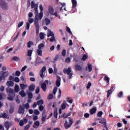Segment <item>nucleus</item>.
<instances>
[{
  "instance_id": "obj_1",
  "label": "nucleus",
  "mask_w": 130,
  "mask_h": 130,
  "mask_svg": "<svg viewBox=\"0 0 130 130\" xmlns=\"http://www.w3.org/2000/svg\"><path fill=\"white\" fill-rule=\"evenodd\" d=\"M35 13L37 15H36V17L35 19V26L36 27V35L38 36L39 34V29H40V26L39 25V20L37 18V17H39V15L38 14V7H35Z\"/></svg>"
},
{
  "instance_id": "obj_2",
  "label": "nucleus",
  "mask_w": 130,
  "mask_h": 130,
  "mask_svg": "<svg viewBox=\"0 0 130 130\" xmlns=\"http://www.w3.org/2000/svg\"><path fill=\"white\" fill-rule=\"evenodd\" d=\"M0 7L4 11L9 9V4L4 0H0Z\"/></svg>"
},
{
  "instance_id": "obj_3",
  "label": "nucleus",
  "mask_w": 130,
  "mask_h": 130,
  "mask_svg": "<svg viewBox=\"0 0 130 130\" xmlns=\"http://www.w3.org/2000/svg\"><path fill=\"white\" fill-rule=\"evenodd\" d=\"M63 74H67V75L69 76V79H72V77H73V73H72V68L69 67L67 69H64L63 70Z\"/></svg>"
},
{
  "instance_id": "obj_4",
  "label": "nucleus",
  "mask_w": 130,
  "mask_h": 130,
  "mask_svg": "<svg viewBox=\"0 0 130 130\" xmlns=\"http://www.w3.org/2000/svg\"><path fill=\"white\" fill-rule=\"evenodd\" d=\"M69 123L70 124H68V121H65V122L64 123V126L66 128V129H68V128H69V127H71L72 126V124H73L74 121H73V119L71 118V117L69 118Z\"/></svg>"
},
{
  "instance_id": "obj_5",
  "label": "nucleus",
  "mask_w": 130,
  "mask_h": 130,
  "mask_svg": "<svg viewBox=\"0 0 130 130\" xmlns=\"http://www.w3.org/2000/svg\"><path fill=\"white\" fill-rule=\"evenodd\" d=\"M48 83H49V81L45 80L44 82L41 84V87L44 91V92H46V90H47V87L46 86V84L48 85Z\"/></svg>"
},
{
  "instance_id": "obj_6",
  "label": "nucleus",
  "mask_w": 130,
  "mask_h": 130,
  "mask_svg": "<svg viewBox=\"0 0 130 130\" xmlns=\"http://www.w3.org/2000/svg\"><path fill=\"white\" fill-rule=\"evenodd\" d=\"M18 113L19 114H24L25 113V106L24 105L19 106Z\"/></svg>"
},
{
  "instance_id": "obj_7",
  "label": "nucleus",
  "mask_w": 130,
  "mask_h": 130,
  "mask_svg": "<svg viewBox=\"0 0 130 130\" xmlns=\"http://www.w3.org/2000/svg\"><path fill=\"white\" fill-rule=\"evenodd\" d=\"M46 117H47V115H46V111H43L42 117V124H43V123L46 121Z\"/></svg>"
},
{
  "instance_id": "obj_8",
  "label": "nucleus",
  "mask_w": 130,
  "mask_h": 130,
  "mask_svg": "<svg viewBox=\"0 0 130 130\" xmlns=\"http://www.w3.org/2000/svg\"><path fill=\"white\" fill-rule=\"evenodd\" d=\"M7 93H8L9 94L8 95L10 96V95H14L15 94V93L14 92V89L10 88V87H7L6 89Z\"/></svg>"
},
{
  "instance_id": "obj_9",
  "label": "nucleus",
  "mask_w": 130,
  "mask_h": 130,
  "mask_svg": "<svg viewBox=\"0 0 130 130\" xmlns=\"http://www.w3.org/2000/svg\"><path fill=\"white\" fill-rule=\"evenodd\" d=\"M0 118H7V119H9V118H10V116L6 113H0Z\"/></svg>"
},
{
  "instance_id": "obj_10",
  "label": "nucleus",
  "mask_w": 130,
  "mask_h": 130,
  "mask_svg": "<svg viewBox=\"0 0 130 130\" xmlns=\"http://www.w3.org/2000/svg\"><path fill=\"white\" fill-rule=\"evenodd\" d=\"M43 61L41 60V58L40 57H37L36 60V64L35 66H37L39 64H40V63H43Z\"/></svg>"
},
{
  "instance_id": "obj_11",
  "label": "nucleus",
  "mask_w": 130,
  "mask_h": 130,
  "mask_svg": "<svg viewBox=\"0 0 130 130\" xmlns=\"http://www.w3.org/2000/svg\"><path fill=\"white\" fill-rule=\"evenodd\" d=\"M96 111H97V108H96L95 107H94L89 110V113L91 115H92V114H95Z\"/></svg>"
},
{
  "instance_id": "obj_12",
  "label": "nucleus",
  "mask_w": 130,
  "mask_h": 130,
  "mask_svg": "<svg viewBox=\"0 0 130 130\" xmlns=\"http://www.w3.org/2000/svg\"><path fill=\"white\" fill-rule=\"evenodd\" d=\"M28 90L29 92H34V90H35V84H31L28 86Z\"/></svg>"
},
{
  "instance_id": "obj_13",
  "label": "nucleus",
  "mask_w": 130,
  "mask_h": 130,
  "mask_svg": "<svg viewBox=\"0 0 130 130\" xmlns=\"http://www.w3.org/2000/svg\"><path fill=\"white\" fill-rule=\"evenodd\" d=\"M60 81H61V78H60V77L58 76L56 81V86H57V87L60 86Z\"/></svg>"
},
{
  "instance_id": "obj_14",
  "label": "nucleus",
  "mask_w": 130,
  "mask_h": 130,
  "mask_svg": "<svg viewBox=\"0 0 130 130\" xmlns=\"http://www.w3.org/2000/svg\"><path fill=\"white\" fill-rule=\"evenodd\" d=\"M2 76L3 77V80H5L6 77H8L9 76V73L6 72H1Z\"/></svg>"
},
{
  "instance_id": "obj_15",
  "label": "nucleus",
  "mask_w": 130,
  "mask_h": 130,
  "mask_svg": "<svg viewBox=\"0 0 130 130\" xmlns=\"http://www.w3.org/2000/svg\"><path fill=\"white\" fill-rule=\"evenodd\" d=\"M48 11L49 13H50L51 15H52V14H53V12H54V9L53 8V7L50 6L49 7Z\"/></svg>"
},
{
  "instance_id": "obj_16",
  "label": "nucleus",
  "mask_w": 130,
  "mask_h": 130,
  "mask_svg": "<svg viewBox=\"0 0 130 130\" xmlns=\"http://www.w3.org/2000/svg\"><path fill=\"white\" fill-rule=\"evenodd\" d=\"M75 70L76 71H82V66H81L79 64H75Z\"/></svg>"
},
{
  "instance_id": "obj_17",
  "label": "nucleus",
  "mask_w": 130,
  "mask_h": 130,
  "mask_svg": "<svg viewBox=\"0 0 130 130\" xmlns=\"http://www.w3.org/2000/svg\"><path fill=\"white\" fill-rule=\"evenodd\" d=\"M72 3V9H75L77 7V0H71Z\"/></svg>"
},
{
  "instance_id": "obj_18",
  "label": "nucleus",
  "mask_w": 130,
  "mask_h": 130,
  "mask_svg": "<svg viewBox=\"0 0 130 130\" xmlns=\"http://www.w3.org/2000/svg\"><path fill=\"white\" fill-rule=\"evenodd\" d=\"M50 36L51 37L54 36V34L53 33V32L51 31L50 29H49L48 30L47 37H50Z\"/></svg>"
},
{
  "instance_id": "obj_19",
  "label": "nucleus",
  "mask_w": 130,
  "mask_h": 130,
  "mask_svg": "<svg viewBox=\"0 0 130 130\" xmlns=\"http://www.w3.org/2000/svg\"><path fill=\"white\" fill-rule=\"evenodd\" d=\"M26 92L27 93L28 98H29V99H32V98H33V93L29 91V90H27Z\"/></svg>"
},
{
  "instance_id": "obj_20",
  "label": "nucleus",
  "mask_w": 130,
  "mask_h": 130,
  "mask_svg": "<svg viewBox=\"0 0 130 130\" xmlns=\"http://www.w3.org/2000/svg\"><path fill=\"white\" fill-rule=\"evenodd\" d=\"M6 85L8 86V87H13V86H14V82L11 81H7Z\"/></svg>"
},
{
  "instance_id": "obj_21",
  "label": "nucleus",
  "mask_w": 130,
  "mask_h": 130,
  "mask_svg": "<svg viewBox=\"0 0 130 130\" xmlns=\"http://www.w3.org/2000/svg\"><path fill=\"white\" fill-rule=\"evenodd\" d=\"M16 94H10L9 96L7 98V99L8 100H10V101H13L14 100V98L15 97Z\"/></svg>"
},
{
  "instance_id": "obj_22",
  "label": "nucleus",
  "mask_w": 130,
  "mask_h": 130,
  "mask_svg": "<svg viewBox=\"0 0 130 130\" xmlns=\"http://www.w3.org/2000/svg\"><path fill=\"white\" fill-rule=\"evenodd\" d=\"M10 122L9 121H6L5 123L4 126L6 128V129H9L10 128Z\"/></svg>"
},
{
  "instance_id": "obj_23",
  "label": "nucleus",
  "mask_w": 130,
  "mask_h": 130,
  "mask_svg": "<svg viewBox=\"0 0 130 130\" xmlns=\"http://www.w3.org/2000/svg\"><path fill=\"white\" fill-rule=\"evenodd\" d=\"M99 123H102V124H104V125H106V119L102 118L99 121Z\"/></svg>"
},
{
  "instance_id": "obj_24",
  "label": "nucleus",
  "mask_w": 130,
  "mask_h": 130,
  "mask_svg": "<svg viewBox=\"0 0 130 130\" xmlns=\"http://www.w3.org/2000/svg\"><path fill=\"white\" fill-rule=\"evenodd\" d=\"M27 48H30L31 45H34V43H33L32 41H29L27 43Z\"/></svg>"
},
{
  "instance_id": "obj_25",
  "label": "nucleus",
  "mask_w": 130,
  "mask_h": 130,
  "mask_svg": "<svg viewBox=\"0 0 130 130\" xmlns=\"http://www.w3.org/2000/svg\"><path fill=\"white\" fill-rule=\"evenodd\" d=\"M36 125V126H35ZM39 125H40V122H39V121H36L34 123V125L33 126V127L34 128H36V126H39Z\"/></svg>"
},
{
  "instance_id": "obj_26",
  "label": "nucleus",
  "mask_w": 130,
  "mask_h": 130,
  "mask_svg": "<svg viewBox=\"0 0 130 130\" xmlns=\"http://www.w3.org/2000/svg\"><path fill=\"white\" fill-rule=\"evenodd\" d=\"M19 95H21V97L22 98L26 97V93H25L24 90H22L19 92Z\"/></svg>"
},
{
  "instance_id": "obj_27",
  "label": "nucleus",
  "mask_w": 130,
  "mask_h": 130,
  "mask_svg": "<svg viewBox=\"0 0 130 130\" xmlns=\"http://www.w3.org/2000/svg\"><path fill=\"white\" fill-rule=\"evenodd\" d=\"M38 7V5H35V3H34V2L32 1L31 3V9H35V8H37Z\"/></svg>"
},
{
  "instance_id": "obj_28",
  "label": "nucleus",
  "mask_w": 130,
  "mask_h": 130,
  "mask_svg": "<svg viewBox=\"0 0 130 130\" xmlns=\"http://www.w3.org/2000/svg\"><path fill=\"white\" fill-rule=\"evenodd\" d=\"M20 87L22 90H25L26 87H27V85L26 84H20Z\"/></svg>"
},
{
  "instance_id": "obj_29",
  "label": "nucleus",
  "mask_w": 130,
  "mask_h": 130,
  "mask_svg": "<svg viewBox=\"0 0 130 130\" xmlns=\"http://www.w3.org/2000/svg\"><path fill=\"white\" fill-rule=\"evenodd\" d=\"M45 24H46V26H48V25H49V24H50V19L46 18H45Z\"/></svg>"
},
{
  "instance_id": "obj_30",
  "label": "nucleus",
  "mask_w": 130,
  "mask_h": 130,
  "mask_svg": "<svg viewBox=\"0 0 130 130\" xmlns=\"http://www.w3.org/2000/svg\"><path fill=\"white\" fill-rule=\"evenodd\" d=\"M104 81H106L107 82V85H109V77L108 76H105L104 78Z\"/></svg>"
},
{
  "instance_id": "obj_31",
  "label": "nucleus",
  "mask_w": 130,
  "mask_h": 130,
  "mask_svg": "<svg viewBox=\"0 0 130 130\" xmlns=\"http://www.w3.org/2000/svg\"><path fill=\"white\" fill-rule=\"evenodd\" d=\"M88 66V72H92V70H93V66H92V64H87Z\"/></svg>"
},
{
  "instance_id": "obj_32",
  "label": "nucleus",
  "mask_w": 130,
  "mask_h": 130,
  "mask_svg": "<svg viewBox=\"0 0 130 130\" xmlns=\"http://www.w3.org/2000/svg\"><path fill=\"white\" fill-rule=\"evenodd\" d=\"M40 38L41 40H43V39H44V38H45L44 32L40 33Z\"/></svg>"
},
{
  "instance_id": "obj_33",
  "label": "nucleus",
  "mask_w": 130,
  "mask_h": 130,
  "mask_svg": "<svg viewBox=\"0 0 130 130\" xmlns=\"http://www.w3.org/2000/svg\"><path fill=\"white\" fill-rule=\"evenodd\" d=\"M37 53L39 56H42V50L40 49H37Z\"/></svg>"
},
{
  "instance_id": "obj_34",
  "label": "nucleus",
  "mask_w": 130,
  "mask_h": 130,
  "mask_svg": "<svg viewBox=\"0 0 130 130\" xmlns=\"http://www.w3.org/2000/svg\"><path fill=\"white\" fill-rule=\"evenodd\" d=\"M66 101H63V103L61 104V108L63 110L67 108V106H66Z\"/></svg>"
},
{
  "instance_id": "obj_35",
  "label": "nucleus",
  "mask_w": 130,
  "mask_h": 130,
  "mask_svg": "<svg viewBox=\"0 0 130 130\" xmlns=\"http://www.w3.org/2000/svg\"><path fill=\"white\" fill-rule=\"evenodd\" d=\"M87 58H88V55L87 54H84L81 58L82 60H83V61H85V60H86V59H87Z\"/></svg>"
},
{
  "instance_id": "obj_36",
  "label": "nucleus",
  "mask_w": 130,
  "mask_h": 130,
  "mask_svg": "<svg viewBox=\"0 0 130 130\" xmlns=\"http://www.w3.org/2000/svg\"><path fill=\"white\" fill-rule=\"evenodd\" d=\"M43 47H44V44H43V43L40 44L38 45V49L42 50V48H43Z\"/></svg>"
},
{
  "instance_id": "obj_37",
  "label": "nucleus",
  "mask_w": 130,
  "mask_h": 130,
  "mask_svg": "<svg viewBox=\"0 0 130 130\" xmlns=\"http://www.w3.org/2000/svg\"><path fill=\"white\" fill-rule=\"evenodd\" d=\"M37 103L38 105L41 106V105H43V103H44V102L42 100H40V101H38Z\"/></svg>"
},
{
  "instance_id": "obj_38",
  "label": "nucleus",
  "mask_w": 130,
  "mask_h": 130,
  "mask_svg": "<svg viewBox=\"0 0 130 130\" xmlns=\"http://www.w3.org/2000/svg\"><path fill=\"white\" fill-rule=\"evenodd\" d=\"M123 96V92L122 91H120L117 95V97L118 98H121Z\"/></svg>"
},
{
  "instance_id": "obj_39",
  "label": "nucleus",
  "mask_w": 130,
  "mask_h": 130,
  "mask_svg": "<svg viewBox=\"0 0 130 130\" xmlns=\"http://www.w3.org/2000/svg\"><path fill=\"white\" fill-rule=\"evenodd\" d=\"M33 53V50H28L27 52V56H32V53Z\"/></svg>"
},
{
  "instance_id": "obj_40",
  "label": "nucleus",
  "mask_w": 130,
  "mask_h": 130,
  "mask_svg": "<svg viewBox=\"0 0 130 130\" xmlns=\"http://www.w3.org/2000/svg\"><path fill=\"white\" fill-rule=\"evenodd\" d=\"M112 94V90H111L110 89L109 90L107 91V98H108L109 97V96H110V95Z\"/></svg>"
},
{
  "instance_id": "obj_41",
  "label": "nucleus",
  "mask_w": 130,
  "mask_h": 130,
  "mask_svg": "<svg viewBox=\"0 0 130 130\" xmlns=\"http://www.w3.org/2000/svg\"><path fill=\"white\" fill-rule=\"evenodd\" d=\"M14 91L15 92H16V93H18V92H19V85H15L14 88Z\"/></svg>"
},
{
  "instance_id": "obj_42",
  "label": "nucleus",
  "mask_w": 130,
  "mask_h": 130,
  "mask_svg": "<svg viewBox=\"0 0 130 130\" xmlns=\"http://www.w3.org/2000/svg\"><path fill=\"white\" fill-rule=\"evenodd\" d=\"M57 91V87H54L53 90V94L55 95L56 94V92Z\"/></svg>"
},
{
  "instance_id": "obj_43",
  "label": "nucleus",
  "mask_w": 130,
  "mask_h": 130,
  "mask_svg": "<svg viewBox=\"0 0 130 130\" xmlns=\"http://www.w3.org/2000/svg\"><path fill=\"white\" fill-rule=\"evenodd\" d=\"M43 18V11H41L39 13V19L40 20H41Z\"/></svg>"
},
{
  "instance_id": "obj_44",
  "label": "nucleus",
  "mask_w": 130,
  "mask_h": 130,
  "mask_svg": "<svg viewBox=\"0 0 130 130\" xmlns=\"http://www.w3.org/2000/svg\"><path fill=\"white\" fill-rule=\"evenodd\" d=\"M24 108L26 109H29L30 108V105H29V103H26L25 105H24Z\"/></svg>"
},
{
  "instance_id": "obj_45",
  "label": "nucleus",
  "mask_w": 130,
  "mask_h": 130,
  "mask_svg": "<svg viewBox=\"0 0 130 130\" xmlns=\"http://www.w3.org/2000/svg\"><path fill=\"white\" fill-rule=\"evenodd\" d=\"M13 60H15V61H19V60H20V58H19L18 57H17V56H14L13 57Z\"/></svg>"
},
{
  "instance_id": "obj_46",
  "label": "nucleus",
  "mask_w": 130,
  "mask_h": 130,
  "mask_svg": "<svg viewBox=\"0 0 130 130\" xmlns=\"http://www.w3.org/2000/svg\"><path fill=\"white\" fill-rule=\"evenodd\" d=\"M34 114H36V115H39V113H40V112L39 111H38V110H35L34 111Z\"/></svg>"
},
{
  "instance_id": "obj_47",
  "label": "nucleus",
  "mask_w": 130,
  "mask_h": 130,
  "mask_svg": "<svg viewBox=\"0 0 130 130\" xmlns=\"http://www.w3.org/2000/svg\"><path fill=\"white\" fill-rule=\"evenodd\" d=\"M66 31L67 32H68V33H70V34H72V31H71V29L70 28V27L67 26Z\"/></svg>"
},
{
  "instance_id": "obj_48",
  "label": "nucleus",
  "mask_w": 130,
  "mask_h": 130,
  "mask_svg": "<svg viewBox=\"0 0 130 130\" xmlns=\"http://www.w3.org/2000/svg\"><path fill=\"white\" fill-rule=\"evenodd\" d=\"M65 62H67V63H69V62H71V58L70 57H67L65 59Z\"/></svg>"
},
{
  "instance_id": "obj_49",
  "label": "nucleus",
  "mask_w": 130,
  "mask_h": 130,
  "mask_svg": "<svg viewBox=\"0 0 130 130\" xmlns=\"http://www.w3.org/2000/svg\"><path fill=\"white\" fill-rule=\"evenodd\" d=\"M53 41H55V37H54V36H53L50 39V42H53Z\"/></svg>"
},
{
  "instance_id": "obj_50",
  "label": "nucleus",
  "mask_w": 130,
  "mask_h": 130,
  "mask_svg": "<svg viewBox=\"0 0 130 130\" xmlns=\"http://www.w3.org/2000/svg\"><path fill=\"white\" fill-rule=\"evenodd\" d=\"M57 115H58L57 111H54V117H55V118H57Z\"/></svg>"
},
{
  "instance_id": "obj_51",
  "label": "nucleus",
  "mask_w": 130,
  "mask_h": 130,
  "mask_svg": "<svg viewBox=\"0 0 130 130\" xmlns=\"http://www.w3.org/2000/svg\"><path fill=\"white\" fill-rule=\"evenodd\" d=\"M102 114H103V112L102 111H100L98 113V116L99 117H101L102 116Z\"/></svg>"
},
{
  "instance_id": "obj_52",
  "label": "nucleus",
  "mask_w": 130,
  "mask_h": 130,
  "mask_svg": "<svg viewBox=\"0 0 130 130\" xmlns=\"http://www.w3.org/2000/svg\"><path fill=\"white\" fill-rule=\"evenodd\" d=\"M45 71H46V67L44 66L41 70L40 71V72H41L42 73H44V72H45Z\"/></svg>"
},
{
  "instance_id": "obj_53",
  "label": "nucleus",
  "mask_w": 130,
  "mask_h": 130,
  "mask_svg": "<svg viewBox=\"0 0 130 130\" xmlns=\"http://www.w3.org/2000/svg\"><path fill=\"white\" fill-rule=\"evenodd\" d=\"M67 102H69V103H70L71 104H72V103H73V100H70V97H68L67 98Z\"/></svg>"
},
{
  "instance_id": "obj_54",
  "label": "nucleus",
  "mask_w": 130,
  "mask_h": 130,
  "mask_svg": "<svg viewBox=\"0 0 130 130\" xmlns=\"http://www.w3.org/2000/svg\"><path fill=\"white\" fill-rule=\"evenodd\" d=\"M66 54H67V51L65 49H63L62 51V55L63 56H66Z\"/></svg>"
},
{
  "instance_id": "obj_55",
  "label": "nucleus",
  "mask_w": 130,
  "mask_h": 130,
  "mask_svg": "<svg viewBox=\"0 0 130 130\" xmlns=\"http://www.w3.org/2000/svg\"><path fill=\"white\" fill-rule=\"evenodd\" d=\"M29 28H30V23L28 22H27L26 29V30H29Z\"/></svg>"
},
{
  "instance_id": "obj_56",
  "label": "nucleus",
  "mask_w": 130,
  "mask_h": 130,
  "mask_svg": "<svg viewBox=\"0 0 130 130\" xmlns=\"http://www.w3.org/2000/svg\"><path fill=\"white\" fill-rule=\"evenodd\" d=\"M39 92H40V89L38 87L36 89V94H39Z\"/></svg>"
},
{
  "instance_id": "obj_57",
  "label": "nucleus",
  "mask_w": 130,
  "mask_h": 130,
  "mask_svg": "<svg viewBox=\"0 0 130 130\" xmlns=\"http://www.w3.org/2000/svg\"><path fill=\"white\" fill-rule=\"evenodd\" d=\"M23 24H24V22L23 21L19 22L18 25V28H20V27H22V26H23Z\"/></svg>"
},
{
  "instance_id": "obj_58",
  "label": "nucleus",
  "mask_w": 130,
  "mask_h": 130,
  "mask_svg": "<svg viewBox=\"0 0 130 130\" xmlns=\"http://www.w3.org/2000/svg\"><path fill=\"white\" fill-rule=\"evenodd\" d=\"M91 86H92V83H91V82H89L86 86V88L90 89V87H91Z\"/></svg>"
},
{
  "instance_id": "obj_59",
  "label": "nucleus",
  "mask_w": 130,
  "mask_h": 130,
  "mask_svg": "<svg viewBox=\"0 0 130 130\" xmlns=\"http://www.w3.org/2000/svg\"><path fill=\"white\" fill-rule=\"evenodd\" d=\"M14 81L16 83H19L20 82V79L18 77H15Z\"/></svg>"
},
{
  "instance_id": "obj_60",
  "label": "nucleus",
  "mask_w": 130,
  "mask_h": 130,
  "mask_svg": "<svg viewBox=\"0 0 130 130\" xmlns=\"http://www.w3.org/2000/svg\"><path fill=\"white\" fill-rule=\"evenodd\" d=\"M19 125H20V126H23V125H24V121H23V120L20 121Z\"/></svg>"
},
{
  "instance_id": "obj_61",
  "label": "nucleus",
  "mask_w": 130,
  "mask_h": 130,
  "mask_svg": "<svg viewBox=\"0 0 130 130\" xmlns=\"http://www.w3.org/2000/svg\"><path fill=\"white\" fill-rule=\"evenodd\" d=\"M32 118H33V120L35 121L37 120V119H38V116H37L36 115H34L32 116Z\"/></svg>"
},
{
  "instance_id": "obj_62",
  "label": "nucleus",
  "mask_w": 130,
  "mask_h": 130,
  "mask_svg": "<svg viewBox=\"0 0 130 130\" xmlns=\"http://www.w3.org/2000/svg\"><path fill=\"white\" fill-rule=\"evenodd\" d=\"M43 109H44V107L43 106L41 105L39 107V110L40 111H43Z\"/></svg>"
},
{
  "instance_id": "obj_63",
  "label": "nucleus",
  "mask_w": 130,
  "mask_h": 130,
  "mask_svg": "<svg viewBox=\"0 0 130 130\" xmlns=\"http://www.w3.org/2000/svg\"><path fill=\"white\" fill-rule=\"evenodd\" d=\"M9 81H15V78H14V77L10 76V77L9 78Z\"/></svg>"
},
{
  "instance_id": "obj_64",
  "label": "nucleus",
  "mask_w": 130,
  "mask_h": 130,
  "mask_svg": "<svg viewBox=\"0 0 130 130\" xmlns=\"http://www.w3.org/2000/svg\"><path fill=\"white\" fill-rule=\"evenodd\" d=\"M30 128V125L27 124L24 127V130H28Z\"/></svg>"
}]
</instances>
